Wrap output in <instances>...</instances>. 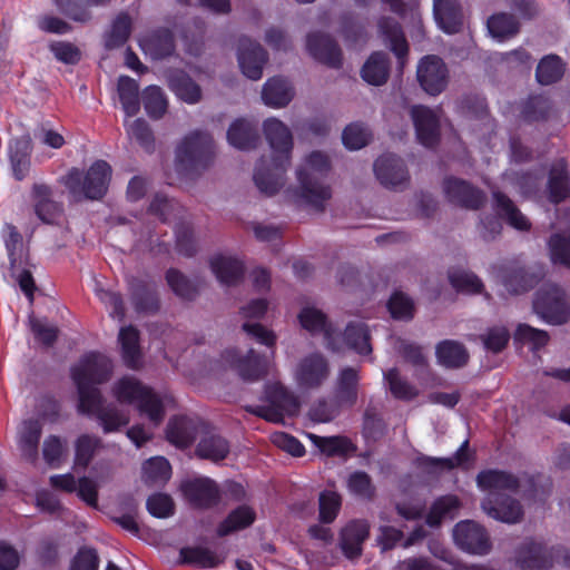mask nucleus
I'll return each instance as SVG.
<instances>
[{
	"instance_id": "f257e3e1",
	"label": "nucleus",
	"mask_w": 570,
	"mask_h": 570,
	"mask_svg": "<svg viewBox=\"0 0 570 570\" xmlns=\"http://www.w3.org/2000/svg\"><path fill=\"white\" fill-rule=\"evenodd\" d=\"M111 371L110 360L97 352L83 355L71 368L79 394V412L95 415L105 433L116 432L129 423L128 414L112 403L106 404L96 386L107 382Z\"/></svg>"
},
{
	"instance_id": "f03ea898",
	"label": "nucleus",
	"mask_w": 570,
	"mask_h": 570,
	"mask_svg": "<svg viewBox=\"0 0 570 570\" xmlns=\"http://www.w3.org/2000/svg\"><path fill=\"white\" fill-rule=\"evenodd\" d=\"M263 131L272 149V163L267 166L262 158L256 164L253 179L259 191L273 196L283 187L284 175L291 165L293 135L284 122L274 117L263 122Z\"/></svg>"
},
{
	"instance_id": "7ed1b4c3",
	"label": "nucleus",
	"mask_w": 570,
	"mask_h": 570,
	"mask_svg": "<svg viewBox=\"0 0 570 570\" xmlns=\"http://www.w3.org/2000/svg\"><path fill=\"white\" fill-rule=\"evenodd\" d=\"M476 483L480 489L489 490L481 502V509L488 517L510 524L522 520L523 509L520 502L501 493L519 491L521 482L517 476L505 471L484 470L478 474Z\"/></svg>"
},
{
	"instance_id": "20e7f679",
	"label": "nucleus",
	"mask_w": 570,
	"mask_h": 570,
	"mask_svg": "<svg viewBox=\"0 0 570 570\" xmlns=\"http://www.w3.org/2000/svg\"><path fill=\"white\" fill-rule=\"evenodd\" d=\"M331 170L328 157L322 151H312L305 159V165L296 171L298 180V197L316 210H323L331 198V187L324 179Z\"/></svg>"
},
{
	"instance_id": "39448f33",
	"label": "nucleus",
	"mask_w": 570,
	"mask_h": 570,
	"mask_svg": "<svg viewBox=\"0 0 570 570\" xmlns=\"http://www.w3.org/2000/svg\"><path fill=\"white\" fill-rule=\"evenodd\" d=\"M214 159L213 137L203 130L186 135L175 150V170L181 178L193 179L204 173Z\"/></svg>"
},
{
	"instance_id": "423d86ee",
	"label": "nucleus",
	"mask_w": 570,
	"mask_h": 570,
	"mask_svg": "<svg viewBox=\"0 0 570 570\" xmlns=\"http://www.w3.org/2000/svg\"><path fill=\"white\" fill-rule=\"evenodd\" d=\"M111 175V166L99 159L86 171L72 167L62 178V183L76 202L100 200L108 191Z\"/></svg>"
},
{
	"instance_id": "0eeeda50",
	"label": "nucleus",
	"mask_w": 570,
	"mask_h": 570,
	"mask_svg": "<svg viewBox=\"0 0 570 570\" xmlns=\"http://www.w3.org/2000/svg\"><path fill=\"white\" fill-rule=\"evenodd\" d=\"M115 397L120 403L136 404L150 421L158 424L165 414L160 397L148 386L132 376H125L112 387Z\"/></svg>"
},
{
	"instance_id": "6e6552de",
	"label": "nucleus",
	"mask_w": 570,
	"mask_h": 570,
	"mask_svg": "<svg viewBox=\"0 0 570 570\" xmlns=\"http://www.w3.org/2000/svg\"><path fill=\"white\" fill-rule=\"evenodd\" d=\"M493 209L498 215H484L480 219V234L483 239H494L502 230L503 218L510 226L519 230H528L530 223L514 203L502 191L493 190Z\"/></svg>"
},
{
	"instance_id": "1a4fd4ad",
	"label": "nucleus",
	"mask_w": 570,
	"mask_h": 570,
	"mask_svg": "<svg viewBox=\"0 0 570 570\" xmlns=\"http://www.w3.org/2000/svg\"><path fill=\"white\" fill-rule=\"evenodd\" d=\"M515 560L521 570H547L554 561L570 568V550L561 546L547 548L541 542L527 539L518 548Z\"/></svg>"
},
{
	"instance_id": "9d476101",
	"label": "nucleus",
	"mask_w": 570,
	"mask_h": 570,
	"mask_svg": "<svg viewBox=\"0 0 570 570\" xmlns=\"http://www.w3.org/2000/svg\"><path fill=\"white\" fill-rule=\"evenodd\" d=\"M492 274L509 294L520 295L534 288L546 276V269L509 262L492 266Z\"/></svg>"
},
{
	"instance_id": "9b49d317",
	"label": "nucleus",
	"mask_w": 570,
	"mask_h": 570,
	"mask_svg": "<svg viewBox=\"0 0 570 570\" xmlns=\"http://www.w3.org/2000/svg\"><path fill=\"white\" fill-rule=\"evenodd\" d=\"M533 311L544 322L562 325L570 320V301L561 287L546 285L535 294Z\"/></svg>"
},
{
	"instance_id": "f8f14e48",
	"label": "nucleus",
	"mask_w": 570,
	"mask_h": 570,
	"mask_svg": "<svg viewBox=\"0 0 570 570\" xmlns=\"http://www.w3.org/2000/svg\"><path fill=\"white\" fill-rule=\"evenodd\" d=\"M442 188L449 203L464 209L479 210L487 203V195L482 189L455 176L445 177Z\"/></svg>"
},
{
	"instance_id": "ddd939ff",
	"label": "nucleus",
	"mask_w": 570,
	"mask_h": 570,
	"mask_svg": "<svg viewBox=\"0 0 570 570\" xmlns=\"http://www.w3.org/2000/svg\"><path fill=\"white\" fill-rule=\"evenodd\" d=\"M380 184L391 190H404L410 184V173L404 160L395 154H383L373 165Z\"/></svg>"
},
{
	"instance_id": "4468645a",
	"label": "nucleus",
	"mask_w": 570,
	"mask_h": 570,
	"mask_svg": "<svg viewBox=\"0 0 570 570\" xmlns=\"http://www.w3.org/2000/svg\"><path fill=\"white\" fill-rule=\"evenodd\" d=\"M331 366L328 360L318 352L304 356L297 364L295 380L304 390H317L330 377Z\"/></svg>"
},
{
	"instance_id": "2eb2a0df",
	"label": "nucleus",
	"mask_w": 570,
	"mask_h": 570,
	"mask_svg": "<svg viewBox=\"0 0 570 570\" xmlns=\"http://www.w3.org/2000/svg\"><path fill=\"white\" fill-rule=\"evenodd\" d=\"M453 539L461 550L471 554H488L492 547L487 530L471 520L461 521L454 527Z\"/></svg>"
},
{
	"instance_id": "dca6fc26",
	"label": "nucleus",
	"mask_w": 570,
	"mask_h": 570,
	"mask_svg": "<svg viewBox=\"0 0 570 570\" xmlns=\"http://www.w3.org/2000/svg\"><path fill=\"white\" fill-rule=\"evenodd\" d=\"M237 60L244 76L252 80H259L264 66L268 61V53L262 45L248 37H240L237 47Z\"/></svg>"
},
{
	"instance_id": "f3484780",
	"label": "nucleus",
	"mask_w": 570,
	"mask_h": 570,
	"mask_svg": "<svg viewBox=\"0 0 570 570\" xmlns=\"http://www.w3.org/2000/svg\"><path fill=\"white\" fill-rule=\"evenodd\" d=\"M417 80L425 92L440 95L448 85V68L444 61L434 55L423 57L417 66Z\"/></svg>"
},
{
	"instance_id": "a211bd4d",
	"label": "nucleus",
	"mask_w": 570,
	"mask_h": 570,
	"mask_svg": "<svg viewBox=\"0 0 570 570\" xmlns=\"http://www.w3.org/2000/svg\"><path fill=\"white\" fill-rule=\"evenodd\" d=\"M306 49L316 61L338 69L343 65V55L337 41L322 31L311 32L306 37Z\"/></svg>"
},
{
	"instance_id": "6ab92c4d",
	"label": "nucleus",
	"mask_w": 570,
	"mask_h": 570,
	"mask_svg": "<svg viewBox=\"0 0 570 570\" xmlns=\"http://www.w3.org/2000/svg\"><path fill=\"white\" fill-rule=\"evenodd\" d=\"M266 399L269 406L262 410V416L272 422H278L284 414L293 415L298 411L299 403L296 396L279 383L266 386Z\"/></svg>"
},
{
	"instance_id": "aec40b11",
	"label": "nucleus",
	"mask_w": 570,
	"mask_h": 570,
	"mask_svg": "<svg viewBox=\"0 0 570 570\" xmlns=\"http://www.w3.org/2000/svg\"><path fill=\"white\" fill-rule=\"evenodd\" d=\"M223 358L244 381H257L267 373V358L258 355L253 348L245 356L235 348L226 350Z\"/></svg>"
},
{
	"instance_id": "412c9836",
	"label": "nucleus",
	"mask_w": 570,
	"mask_h": 570,
	"mask_svg": "<svg viewBox=\"0 0 570 570\" xmlns=\"http://www.w3.org/2000/svg\"><path fill=\"white\" fill-rule=\"evenodd\" d=\"M181 491L189 504L196 509H210L220 501L219 487L209 478L187 480L181 484Z\"/></svg>"
},
{
	"instance_id": "4be33fe9",
	"label": "nucleus",
	"mask_w": 570,
	"mask_h": 570,
	"mask_svg": "<svg viewBox=\"0 0 570 570\" xmlns=\"http://www.w3.org/2000/svg\"><path fill=\"white\" fill-rule=\"evenodd\" d=\"M411 117L419 142L434 148L440 142V118L435 111L425 106H413Z\"/></svg>"
},
{
	"instance_id": "5701e85b",
	"label": "nucleus",
	"mask_w": 570,
	"mask_h": 570,
	"mask_svg": "<svg viewBox=\"0 0 570 570\" xmlns=\"http://www.w3.org/2000/svg\"><path fill=\"white\" fill-rule=\"evenodd\" d=\"M377 27L384 45L397 59V69L402 71L409 55V43L402 26L391 17H382L377 22Z\"/></svg>"
},
{
	"instance_id": "b1692460",
	"label": "nucleus",
	"mask_w": 570,
	"mask_h": 570,
	"mask_svg": "<svg viewBox=\"0 0 570 570\" xmlns=\"http://www.w3.org/2000/svg\"><path fill=\"white\" fill-rule=\"evenodd\" d=\"M31 198L36 216L45 224H58L63 216V205L53 200L52 189L46 184L32 186Z\"/></svg>"
},
{
	"instance_id": "393cba45",
	"label": "nucleus",
	"mask_w": 570,
	"mask_h": 570,
	"mask_svg": "<svg viewBox=\"0 0 570 570\" xmlns=\"http://www.w3.org/2000/svg\"><path fill=\"white\" fill-rule=\"evenodd\" d=\"M9 262L12 277L17 279L21 291L32 303L36 291L32 269L37 264L30 256V252H9Z\"/></svg>"
},
{
	"instance_id": "a878e982",
	"label": "nucleus",
	"mask_w": 570,
	"mask_h": 570,
	"mask_svg": "<svg viewBox=\"0 0 570 570\" xmlns=\"http://www.w3.org/2000/svg\"><path fill=\"white\" fill-rule=\"evenodd\" d=\"M205 425L203 422L187 416L174 417L167 425V439L177 448H187L198 434H202Z\"/></svg>"
},
{
	"instance_id": "bb28decb",
	"label": "nucleus",
	"mask_w": 570,
	"mask_h": 570,
	"mask_svg": "<svg viewBox=\"0 0 570 570\" xmlns=\"http://www.w3.org/2000/svg\"><path fill=\"white\" fill-rule=\"evenodd\" d=\"M433 16L445 33H458L463 28V13L458 0H433Z\"/></svg>"
},
{
	"instance_id": "cd10ccee",
	"label": "nucleus",
	"mask_w": 570,
	"mask_h": 570,
	"mask_svg": "<svg viewBox=\"0 0 570 570\" xmlns=\"http://www.w3.org/2000/svg\"><path fill=\"white\" fill-rule=\"evenodd\" d=\"M209 265L212 272L223 285L236 286L244 278V263L236 257L219 253L210 259Z\"/></svg>"
},
{
	"instance_id": "c85d7f7f",
	"label": "nucleus",
	"mask_w": 570,
	"mask_h": 570,
	"mask_svg": "<svg viewBox=\"0 0 570 570\" xmlns=\"http://www.w3.org/2000/svg\"><path fill=\"white\" fill-rule=\"evenodd\" d=\"M570 197V173L564 158L556 160L549 170L548 198L558 205Z\"/></svg>"
},
{
	"instance_id": "c756f323",
	"label": "nucleus",
	"mask_w": 570,
	"mask_h": 570,
	"mask_svg": "<svg viewBox=\"0 0 570 570\" xmlns=\"http://www.w3.org/2000/svg\"><path fill=\"white\" fill-rule=\"evenodd\" d=\"M140 46L151 59L163 60L175 52V36L168 28H158L147 35L141 40Z\"/></svg>"
},
{
	"instance_id": "7c9ffc66",
	"label": "nucleus",
	"mask_w": 570,
	"mask_h": 570,
	"mask_svg": "<svg viewBox=\"0 0 570 570\" xmlns=\"http://www.w3.org/2000/svg\"><path fill=\"white\" fill-rule=\"evenodd\" d=\"M370 533V524L365 520H353L341 532V548L348 559L362 554V544Z\"/></svg>"
},
{
	"instance_id": "2f4dec72",
	"label": "nucleus",
	"mask_w": 570,
	"mask_h": 570,
	"mask_svg": "<svg viewBox=\"0 0 570 570\" xmlns=\"http://www.w3.org/2000/svg\"><path fill=\"white\" fill-rule=\"evenodd\" d=\"M130 299L137 313L155 314L160 303L156 285L135 279L130 283Z\"/></svg>"
},
{
	"instance_id": "473e14b6",
	"label": "nucleus",
	"mask_w": 570,
	"mask_h": 570,
	"mask_svg": "<svg viewBox=\"0 0 570 570\" xmlns=\"http://www.w3.org/2000/svg\"><path fill=\"white\" fill-rule=\"evenodd\" d=\"M229 450V442L224 436L205 425L196 448V454L202 459L218 462L228 455Z\"/></svg>"
},
{
	"instance_id": "72a5a7b5",
	"label": "nucleus",
	"mask_w": 570,
	"mask_h": 570,
	"mask_svg": "<svg viewBox=\"0 0 570 570\" xmlns=\"http://www.w3.org/2000/svg\"><path fill=\"white\" fill-rule=\"evenodd\" d=\"M298 320L302 327L312 334H323L326 346L335 350L332 338L335 333V328L327 321L326 315L314 306H305L298 314Z\"/></svg>"
},
{
	"instance_id": "f704fd0d",
	"label": "nucleus",
	"mask_w": 570,
	"mask_h": 570,
	"mask_svg": "<svg viewBox=\"0 0 570 570\" xmlns=\"http://www.w3.org/2000/svg\"><path fill=\"white\" fill-rule=\"evenodd\" d=\"M42 434V424L39 420H24L18 431V446L21 455L29 462L38 459V446Z\"/></svg>"
},
{
	"instance_id": "c9c22d12",
	"label": "nucleus",
	"mask_w": 570,
	"mask_h": 570,
	"mask_svg": "<svg viewBox=\"0 0 570 570\" xmlns=\"http://www.w3.org/2000/svg\"><path fill=\"white\" fill-rule=\"evenodd\" d=\"M228 142L239 150H252L259 141L258 128L255 124L239 118L234 120L227 130Z\"/></svg>"
},
{
	"instance_id": "e433bc0d",
	"label": "nucleus",
	"mask_w": 570,
	"mask_h": 570,
	"mask_svg": "<svg viewBox=\"0 0 570 570\" xmlns=\"http://www.w3.org/2000/svg\"><path fill=\"white\" fill-rule=\"evenodd\" d=\"M294 98V89L291 82L283 77H273L263 86L262 99L266 106L282 108Z\"/></svg>"
},
{
	"instance_id": "4c0bfd02",
	"label": "nucleus",
	"mask_w": 570,
	"mask_h": 570,
	"mask_svg": "<svg viewBox=\"0 0 570 570\" xmlns=\"http://www.w3.org/2000/svg\"><path fill=\"white\" fill-rule=\"evenodd\" d=\"M391 61L386 52L374 51L361 69L364 81L373 86L384 85L390 76Z\"/></svg>"
},
{
	"instance_id": "58836bf2",
	"label": "nucleus",
	"mask_w": 570,
	"mask_h": 570,
	"mask_svg": "<svg viewBox=\"0 0 570 570\" xmlns=\"http://www.w3.org/2000/svg\"><path fill=\"white\" fill-rule=\"evenodd\" d=\"M567 62L556 53L543 56L535 68V80L542 86L559 82L566 72Z\"/></svg>"
},
{
	"instance_id": "ea45409f",
	"label": "nucleus",
	"mask_w": 570,
	"mask_h": 570,
	"mask_svg": "<svg viewBox=\"0 0 570 570\" xmlns=\"http://www.w3.org/2000/svg\"><path fill=\"white\" fill-rule=\"evenodd\" d=\"M552 114V100L544 95H533L522 104L520 117L527 124H534L549 120Z\"/></svg>"
},
{
	"instance_id": "a19ab883",
	"label": "nucleus",
	"mask_w": 570,
	"mask_h": 570,
	"mask_svg": "<svg viewBox=\"0 0 570 570\" xmlns=\"http://www.w3.org/2000/svg\"><path fill=\"white\" fill-rule=\"evenodd\" d=\"M121 355L127 367L138 370L141 366L139 332L132 325L122 327L118 335Z\"/></svg>"
},
{
	"instance_id": "79ce46f5",
	"label": "nucleus",
	"mask_w": 570,
	"mask_h": 570,
	"mask_svg": "<svg viewBox=\"0 0 570 570\" xmlns=\"http://www.w3.org/2000/svg\"><path fill=\"white\" fill-rule=\"evenodd\" d=\"M435 354L441 365L448 368H460L466 365L469 352L466 347L454 340H444L436 345Z\"/></svg>"
},
{
	"instance_id": "37998d69",
	"label": "nucleus",
	"mask_w": 570,
	"mask_h": 570,
	"mask_svg": "<svg viewBox=\"0 0 570 570\" xmlns=\"http://www.w3.org/2000/svg\"><path fill=\"white\" fill-rule=\"evenodd\" d=\"M179 557L181 563L204 569L215 568L224 561V556L200 546L181 548Z\"/></svg>"
},
{
	"instance_id": "c03bdc74",
	"label": "nucleus",
	"mask_w": 570,
	"mask_h": 570,
	"mask_svg": "<svg viewBox=\"0 0 570 570\" xmlns=\"http://www.w3.org/2000/svg\"><path fill=\"white\" fill-rule=\"evenodd\" d=\"M358 380V371L355 367L347 366L341 370L336 384V399L340 404H355Z\"/></svg>"
},
{
	"instance_id": "a18cd8bd",
	"label": "nucleus",
	"mask_w": 570,
	"mask_h": 570,
	"mask_svg": "<svg viewBox=\"0 0 570 570\" xmlns=\"http://www.w3.org/2000/svg\"><path fill=\"white\" fill-rule=\"evenodd\" d=\"M256 519L255 511L248 505H239L234 509L226 519L219 523L217 534L226 537L235 531L248 528Z\"/></svg>"
},
{
	"instance_id": "49530a36",
	"label": "nucleus",
	"mask_w": 570,
	"mask_h": 570,
	"mask_svg": "<svg viewBox=\"0 0 570 570\" xmlns=\"http://www.w3.org/2000/svg\"><path fill=\"white\" fill-rule=\"evenodd\" d=\"M118 95L122 109L128 117L139 112V85L135 79L128 76H120L118 79Z\"/></svg>"
},
{
	"instance_id": "de8ad7c7",
	"label": "nucleus",
	"mask_w": 570,
	"mask_h": 570,
	"mask_svg": "<svg viewBox=\"0 0 570 570\" xmlns=\"http://www.w3.org/2000/svg\"><path fill=\"white\" fill-rule=\"evenodd\" d=\"M490 35L499 41H504L519 33L520 23L511 13L500 12L489 17L487 22Z\"/></svg>"
},
{
	"instance_id": "09e8293b",
	"label": "nucleus",
	"mask_w": 570,
	"mask_h": 570,
	"mask_svg": "<svg viewBox=\"0 0 570 570\" xmlns=\"http://www.w3.org/2000/svg\"><path fill=\"white\" fill-rule=\"evenodd\" d=\"M148 212L160 222L170 223L181 216L183 206L175 198L157 193L149 204Z\"/></svg>"
},
{
	"instance_id": "8fccbe9b",
	"label": "nucleus",
	"mask_w": 570,
	"mask_h": 570,
	"mask_svg": "<svg viewBox=\"0 0 570 570\" xmlns=\"http://www.w3.org/2000/svg\"><path fill=\"white\" fill-rule=\"evenodd\" d=\"M169 87L186 104H197L202 98V89L187 73L178 72L170 77Z\"/></svg>"
},
{
	"instance_id": "3c124183",
	"label": "nucleus",
	"mask_w": 570,
	"mask_h": 570,
	"mask_svg": "<svg viewBox=\"0 0 570 570\" xmlns=\"http://www.w3.org/2000/svg\"><path fill=\"white\" fill-rule=\"evenodd\" d=\"M344 338L346 344L356 353L361 355L372 353L368 328L364 323H350L345 328Z\"/></svg>"
},
{
	"instance_id": "603ef678",
	"label": "nucleus",
	"mask_w": 570,
	"mask_h": 570,
	"mask_svg": "<svg viewBox=\"0 0 570 570\" xmlns=\"http://www.w3.org/2000/svg\"><path fill=\"white\" fill-rule=\"evenodd\" d=\"M460 507L455 495H444L435 500L426 515V523L430 527H438L444 518L453 519Z\"/></svg>"
},
{
	"instance_id": "864d4df0",
	"label": "nucleus",
	"mask_w": 570,
	"mask_h": 570,
	"mask_svg": "<svg viewBox=\"0 0 570 570\" xmlns=\"http://www.w3.org/2000/svg\"><path fill=\"white\" fill-rule=\"evenodd\" d=\"M131 32V19L127 13H120L112 21L110 31L105 36V47L116 49L122 47Z\"/></svg>"
},
{
	"instance_id": "5fc2aeb1",
	"label": "nucleus",
	"mask_w": 570,
	"mask_h": 570,
	"mask_svg": "<svg viewBox=\"0 0 570 570\" xmlns=\"http://www.w3.org/2000/svg\"><path fill=\"white\" fill-rule=\"evenodd\" d=\"M142 104L147 115L153 119H160L168 107L166 96L158 86H148L144 90Z\"/></svg>"
},
{
	"instance_id": "6e6d98bb",
	"label": "nucleus",
	"mask_w": 570,
	"mask_h": 570,
	"mask_svg": "<svg viewBox=\"0 0 570 570\" xmlns=\"http://www.w3.org/2000/svg\"><path fill=\"white\" fill-rule=\"evenodd\" d=\"M100 445L99 438L89 434L80 435L75 443V465L86 469Z\"/></svg>"
},
{
	"instance_id": "4d7b16f0",
	"label": "nucleus",
	"mask_w": 570,
	"mask_h": 570,
	"mask_svg": "<svg viewBox=\"0 0 570 570\" xmlns=\"http://www.w3.org/2000/svg\"><path fill=\"white\" fill-rule=\"evenodd\" d=\"M450 284L458 291L468 294L481 293L483 284L479 277L462 268H452L449 271Z\"/></svg>"
},
{
	"instance_id": "13d9d810",
	"label": "nucleus",
	"mask_w": 570,
	"mask_h": 570,
	"mask_svg": "<svg viewBox=\"0 0 570 570\" xmlns=\"http://www.w3.org/2000/svg\"><path fill=\"white\" fill-rule=\"evenodd\" d=\"M544 177V168L538 167L514 174L513 183L523 196L535 195Z\"/></svg>"
},
{
	"instance_id": "bf43d9fd",
	"label": "nucleus",
	"mask_w": 570,
	"mask_h": 570,
	"mask_svg": "<svg viewBox=\"0 0 570 570\" xmlns=\"http://www.w3.org/2000/svg\"><path fill=\"white\" fill-rule=\"evenodd\" d=\"M371 138L368 127L363 122H352L342 132V141L350 150H358L366 146Z\"/></svg>"
},
{
	"instance_id": "052dcab7",
	"label": "nucleus",
	"mask_w": 570,
	"mask_h": 570,
	"mask_svg": "<svg viewBox=\"0 0 570 570\" xmlns=\"http://www.w3.org/2000/svg\"><path fill=\"white\" fill-rule=\"evenodd\" d=\"M144 478L146 482L161 484L167 482L171 475L169 462L163 456L151 458L144 463Z\"/></svg>"
},
{
	"instance_id": "680f3d73",
	"label": "nucleus",
	"mask_w": 570,
	"mask_h": 570,
	"mask_svg": "<svg viewBox=\"0 0 570 570\" xmlns=\"http://www.w3.org/2000/svg\"><path fill=\"white\" fill-rule=\"evenodd\" d=\"M166 281L171 291L183 299L193 301L198 295L197 286L175 268L167 271Z\"/></svg>"
},
{
	"instance_id": "e2e57ef3",
	"label": "nucleus",
	"mask_w": 570,
	"mask_h": 570,
	"mask_svg": "<svg viewBox=\"0 0 570 570\" xmlns=\"http://www.w3.org/2000/svg\"><path fill=\"white\" fill-rule=\"evenodd\" d=\"M384 379L389 383V389L394 397L400 400H412L417 395V391L405 379H403L397 368H390L384 373Z\"/></svg>"
},
{
	"instance_id": "0e129e2a",
	"label": "nucleus",
	"mask_w": 570,
	"mask_h": 570,
	"mask_svg": "<svg viewBox=\"0 0 570 570\" xmlns=\"http://www.w3.org/2000/svg\"><path fill=\"white\" fill-rule=\"evenodd\" d=\"M468 445L469 442L464 441L455 452L454 459L422 456L419 459L420 465L429 470H451L466 460L465 452L468 450Z\"/></svg>"
},
{
	"instance_id": "69168bd1",
	"label": "nucleus",
	"mask_w": 570,
	"mask_h": 570,
	"mask_svg": "<svg viewBox=\"0 0 570 570\" xmlns=\"http://www.w3.org/2000/svg\"><path fill=\"white\" fill-rule=\"evenodd\" d=\"M341 33L347 47H354L365 41V28L352 13H345L341 18Z\"/></svg>"
},
{
	"instance_id": "338daca9",
	"label": "nucleus",
	"mask_w": 570,
	"mask_h": 570,
	"mask_svg": "<svg viewBox=\"0 0 570 570\" xmlns=\"http://www.w3.org/2000/svg\"><path fill=\"white\" fill-rule=\"evenodd\" d=\"M387 307L393 318L409 321L414 316L413 299L402 292L391 296Z\"/></svg>"
},
{
	"instance_id": "774afa93",
	"label": "nucleus",
	"mask_w": 570,
	"mask_h": 570,
	"mask_svg": "<svg viewBox=\"0 0 570 570\" xmlns=\"http://www.w3.org/2000/svg\"><path fill=\"white\" fill-rule=\"evenodd\" d=\"M128 135L135 139L146 151L150 153L154 150V132L145 119H135L128 128Z\"/></svg>"
}]
</instances>
